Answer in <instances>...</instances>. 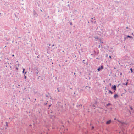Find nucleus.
Returning <instances> with one entry per match:
<instances>
[{"instance_id": "1", "label": "nucleus", "mask_w": 134, "mask_h": 134, "mask_svg": "<svg viewBox=\"0 0 134 134\" xmlns=\"http://www.w3.org/2000/svg\"><path fill=\"white\" fill-rule=\"evenodd\" d=\"M103 69V67L102 66H101L100 67H99L97 69L98 71H99L100 70Z\"/></svg>"}, {"instance_id": "2", "label": "nucleus", "mask_w": 134, "mask_h": 134, "mask_svg": "<svg viewBox=\"0 0 134 134\" xmlns=\"http://www.w3.org/2000/svg\"><path fill=\"white\" fill-rule=\"evenodd\" d=\"M112 89H114L115 90H116V86L115 85H114L113 86V87H112Z\"/></svg>"}, {"instance_id": "3", "label": "nucleus", "mask_w": 134, "mask_h": 134, "mask_svg": "<svg viewBox=\"0 0 134 134\" xmlns=\"http://www.w3.org/2000/svg\"><path fill=\"white\" fill-rule=\"evenodd\" d=\"M111 122V121L110 120H109L106 122V124H110Z\"/></svg>"}, {"instance_id": "4", "label": "nucleus", "mask_w": 134, "mask_h": 134, "mask_svg": "<svg viewBox=\"0 0 134 134\" xmlns=\"http://www.w3.org/2000/svg\"><path fill=\"white\" fill-rule=\"evenodd\" d=\"M118 95L117 94H115L114 96V99H116V98L118 97Z\"/></svg>"}, {"instance_id": "5", "label": "nucleus", "mask_w": 134, "mask_h": 134, "mask_svg": "<svg viewBox=\"0 0 134 134\" xmlns=\"http://www.w3.org/2000/svg\"><path fill=\"white\" fill-rule=\"evenodd\" d=\"M109 93H110L111 94H113V92L110 90H109Z\"/></svg>"}, {"instance_id": "6", "label": "nucleus", "mask_w": 134, "mask_h": 134, "mask_svg": "<svg viewBox=\"0 0 134 134\" xmlns=\"http://www.w3.org/2000/svg\"><path fill=\"white\" fill-rule=\"evenodd\" d=\"M119 133H123V134H126V133H123V131H122L121 132H119Z\"/></svg>"}, {"instance_id": "7", "label": "nucleus", "mask_w": 134, "mask_h": 134, "mask_svg": "<svg viewBox=\"0 0 134 134\" xmlns=\"http://www.w3.org/2000/svg\"><path fill=\"white\" fill-rule=\"evenodd\" d=\"M127 37H129V38H132V37H131V36H129V35H128V36H127Z\"/></svg>"}, {"instance_id": "8", "label": "nucleus", "mask_w": 134, "mask_h": 134, "mask_svg": "<svg viewBox=\"0 0 134 134\" xmlns=\"http://www.w3.org/2000/svg\"><path fill=\"white\" fill-rule=\"evenodd\" d=\"M130 70L131 71V72H132L133 71H132V69L131 68L130 69Z\"/></svg>"}, {"instance_id": "9", "label": "nucleus", "mask_w": 134, "mask_h": 134, "mask_svg": "<svg viewBox=\"0 0 134 134\" xmlns=\"http://www.w3.org/2000/svg\"><path fill=\"white\" fill-rule=\"evenodd\" d=\"M110 105V104L109 103H108L107 104V106H108Z\"/></svg>"}, {"instance_id": "10", "label": "nucleus", "mask_w": 134, "mask_h": 134, "mask_svg": "<svg viewBox=\"0 0 134 134\" xmlns=\"http://www.w3.org/2000/svg\"><path fill=\"white\" fill-rule=\"evenodd\" d=\"M24 70H25V69L24 68H23V72H22L23 73H24Z\"/></svg>"}, {"instance_id": "11", "label": "nucleus", "mask_w": 134, "mask_h": 134, "mask_svg": "<svg viewBox=\"0 0 134 134\" xmlns=\"http://www.w3.org/2000/svg\"><path fill=\"white\" fill-rule=\"evenodd\" d=\"M117 121L118 122H120V123H122V122H121L120 121H119V120H117Z\"/></svg>"}, {"instance_id": "12", "label": "nucleus", "mask_w": 134, "mask_h": 134, "mask_svg": "<svg viewBox=\"0 0 134 134\" xmlns=\"http://www.w3.org/2000/svg\"><path fill=\"white\" fill-rule=\"evenodd\" d=\"M130 108L132 110L133 109L132 108V107H130Z\"/></svg>"}, {"instance_id": "13", "label": "nucleus", "mask_w": 134, "mask_h": 134, "mask_svg": "<svg viewBox=\"0 0 134 134\" xmlns=\"http://www.w3.org/2000/svg\"><path fill=\"white\" fill-rule=\"evenodd\" d=\"M127 84H128V82H127L126 83V85H127Z\"/></svg>"}, {"instance_id": "14", "label": "nucleus", "mask_w": 134, "mask_h": 134, "mask_svg": "<svg viewBox=\"0 0 134 134\" xmlns=\"http://www.w3.org/2000/svg\"><path fill=\"white\" fill-rule=\"evenodd\" d=\"M72 23L71 22V23H70V25H72Z\"/></svg>"}, {"instance_id": "15", "label": "nucleus", "mask_w": 134, "mask_h": 134, "mask_svg": "<svg viewBox=\"0 0 134 134\" xmlns=\"http://www.w3.org/2000/svg\"><path fill=\"white\" fill-rule=\"evenodd\" d=\"M109 58H110V59H111V56H109Z\"/></svg>"}, {"instance_id": "16", "label": "nucleus", "mask_w": 134, "mask_h": 134, "mask_svg": "<svg viewBox=\"0 0 134 134\" xmlns=\"http://www.w3.org/2000/svg\"><path fill=\"white\" fill-rule=\"evenodd\" d=\"M16 69L17 70H18V68H17V67H16Z\"/></svg>"}, {"instance_id": "17", "label": "nucleus", "mask_w": 134, "mask_h": 134, "mask_svg": "<svg viewBox=\"0 0 134 134\" xmlns=\"http://www.w3.org/2000/svg\"><path fill=\"white\" fill-rule=\"evenodd\" d=\"M26 76H25V77H24V78H25V79H26Z\"/></svg>"}, {"instance_id": "18", "label": "nucleus", "mask_w": 134, "mask_h": 134, "mask_svg": "<svg viewBox=\"0 0 134 134\" xmlns=\"http://www.w3.org/2000/svg\"><path fill=\"white\" fill-rule=\"evenodd\" d=\"M12 56L13 57H14V54H13L12 55Z\"/></svg>"}, {"instance_id": "19", "label": "nucleus", "mask_w": 134, "mask_h": 134, "mask_svg": "<svg viewBox=\"0 0 134 134\" xmlns=\"http://www.w3.org/2000/svg\"><path fill=\"white\" fill-rule=\"evenodd\" d=\"M93 128H94V127H92V129H93Z\"/></svg>"}, {"instance_id": "20", "label": "nucleus", "mask_w": 134, "mask_h": 134, "mask_svg": "<svg viewBox=\"0 0 134 134\" xmlns=\"http://www.w3.org/2000/svg\"><path fill=\"white\" fill-rule=\"evenodd\" d=\"M110 85L111 86V84L110 83Z\"/></svg>"}, {"instance_id": "21", "label": "nucleus", "mask_w": 134, "mask_h": 134, "mask_svg": "<svg viewBox=\"0 0 134 134\" xmlns=\"http://www.w3.org/2000/svg\"><path fill=\"white\" fill-rule=\"evenodd\" d=\"M114 119L115 120L116 119V118H114Z\"/></svg>"}, {"instance_id": "22", "label": "nucleus", "mask_w": 134, "mask_h": 134, "mask_svg": "<svg viewBox=\"0 0 134 134\" xmlns=\"http://www.w3.org/2000/svg\"><path fill=\"white\" fill-rule=\"evenodd\" d=\"M74 75H75L76 74L75 73H74Z\"/></svg>"}, {"instance_id": "23", "label": "nucleus", "mask_w": 134, "mask_h": 134, "mask_svg": "<svg viewBox=\"0 0 134 134\" xmlns=\"http://www.w3.org/2000/svg\"><path fill=\"white\" fill-rule=\"evenodd\" d=\"M91 19H93V18H92Z\"/></svg>"}, {"instance_id": "24", "label": "nucleus", "mask_w": 134, "mask_h": 134, "mask_svg": "<svg viewBox=\"0 0 134 134\" xmlns=\"http://www.w3.org/2000/svg\"><path fill=\"white\" fill-rule=\"evenodd\" d=\"M114 69H116L115 68V67H114Z\"/></svg>"}, {"instance_id": "25", "label": "nucleus", "mask_w": 134, "mask_h": 134, "mask_svg": "<svg viewBox=\"0 0 134 134\" xmlns=\"http://www.w3.org/2000/svg\"><path fill=\"white\" fill-rule=\"evenodd\" d=\"M58 92H59V90H58Z\"/></svg>"}, {"instance_id": "26", "label": "nucleus", "mask_w": 134, "mask_h": 134, "mask_svg": "<svg viewBox=\"0 0 134 134\" xmlns=\"http://www.w3.org/2000/svg\"><path fill=\"white\" fill-rule=\"evenodd\" d=\"M35 101H36V99H35Z\"/></svg>"}, {"instance_id": "27", "label": "nucleus", "mask_w": 134, "mask_h": 134, "mask_svg": "<svg viewBox=\"0 0 134 134\" xmlns=\"http://www.w3.org/2000/svg\"><path fill=\"white\" fill-rule=\"evenodd\" d=\"M128 27H126V28H127V29H128Z\"/></svg>"}, {"instance_id": "28", "label": "nucleus", "mask_w": 134, "mask_h": 134, "mask_svg": "<svg viewBox=\"0 0 134 134\" xmlns=\"http://www.w3.org/2000/svg\"><path fill=\"white\" fill-rule=\"evenodd\" d=\"M81 106H82V105H81Z\"/></svg>"}, {"instance_id": "29", "label": "nucleus", "mask_w": 134, "mask_h": 134, "mask_svg": "<svg viewBox=\"0 0 134 134\" xmlns=\"http://www.w3.org/2000/svg\"><path fill=\"white\" fill-rule=\"evenodd\" d=\"M18 86H20V85H18Z\"/></svg>"}, {"instance_id": "30", "label": "nucleus", "mask_w": 134, "mask_h": 134, "mask_svg": "<svg viewBox=\"0 0 134 134\" xmlns=\"http://www.w3.org/2000/svg\"><path fill=\"white\" fill-rule=\"evenodd\" d=\"M19 64H18V66H19Z\"/></svg>"}]
</instances>
